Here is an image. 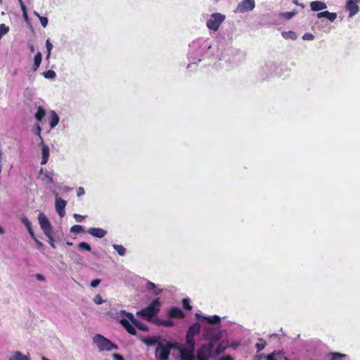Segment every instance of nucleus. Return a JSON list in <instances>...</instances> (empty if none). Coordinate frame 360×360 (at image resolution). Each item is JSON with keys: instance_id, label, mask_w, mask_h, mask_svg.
Returning a JSON list of instances; mask_svg holds the SVG:
<instances>
[{"instance_id": "obj_2", "label": "nucleus", "mask_w": 360, "mask_h": 360, "mask_svg": "<svg viewBox=\"0 0 360 360\" xmlns=\"http://www.w3.org/2000/svg\"><path fill=\"white\" fill-rule=\"evenodd\" d=\"M179 348V346L168 340H162L158 343L155 349V357L158 360H167L172 349Z\"/></svg>"}, {"instance_id": "obj_56", "label": "nucleus", "mask_w": 360, "mask_h": 360, "mask_svg": "<svg viewBox=\"0 0 360 360\" xmlns=\"http://www.w3.org/2000/svg\"><path fill=\"white\" fill-rule=\"evenodd\" d=\"M63 190L65 191V192H68V191H70L72 190V188L70 187H68V186H65Z\"/></svg>"}, {"instance_id": "obj_54", "label": "nucleus", "mask_w": 360, "mask_h": 360, "mask_svg": "<svg viewBox=\"0 0 360 360\" xmlns=\"http://www.w3.org/2000/svg\"><path fill=\"white\" fill-rule=\"evenodd\" d=\"M19 4H20V8H21V10H24V8H26V6H25L22 0H18Z\"/></svg>"}, {"instance_id": "obj_22", "label": "nucleus", "mask_w": 360, "mask_h": 360, "mask_svg": "<svg viewBox=\"0 0 360 360\" xmlns=\"http://www.w3.org/2000/svg\"><path fill=\"white\" fill-rule=\"evenodd\" d=\"M281 34L285 39L295 40L297 38L296 33L292 31L283 32Z\"/></svg>"}, {"instance_id": "obj_8", "label": "nucleus", "mask_w": 360, "mask_h": 360, "mask_svg": "<svg viewBox=\"0 0 360 360\" xmlns=\"http://www.w3.org/2000/svg\"><path fill=\"white\" fill-rule=\"evenodd\" d=\"M38 219H39V223L40 227L42 229V231H44V234L46 236H49V233H51V231H52L51 225L49 220L46 217V215L43 213H40L39 214Z\"/></svg>"}, {"instance_id": "obj_13", "label": "nucleus", "mask_w": 360, "mask_h": 360, "mask_svg": "<svg viewBox=\"0 0 360 360\" xmlns=\"http://www.w3.org/2000/svg\"><path fill=\"white\" fill-rule=\"evenodd\" d=\"M359 3H360V0H347L346 8L349 11V17H352L359 12Z\"/></svg>"}, {"instance_id": "obj_19", "label": "nucleus", "mask_w": 360, "mask_h": 360, "mask_svg": "<svg viewBox=\"0 0 360 360\" xmlns=\"http://www.w3.org/2000/svg\"><path fill=\"white\" fill-rule=\"evenodd\" d=\"M49 114L51 117L49 125L51 129H53L58 124L60 119L54 110H51Z\"/></svg>"}, {"instance_id": "obj_57", "label": "nucleus", "mask_w": 360, "mask_h": 360, "mask_svg": "<svg viewBox=\"0 0 360 360\" xmlns=\"http://www.w3.org/2000/svg\"><path fill=\"white\" fill-rule=\"evenodd\" d=\"M164 325H165V326H172V321H166V322L164 323Z\"/></svg>"}, {"instance_id": "obj_15", "label": "nucleus", "mask_w": 360, "mask_h": 360, "mask_svg": "<svg viewBox=\"0 0 360 360\" xmlns=\"http://www.w3.org/2000/svg\"><path fill=\"white\" fill-rule=\"evenodd\" d=\"M39 146H41V155L42 160L41 162V165H46L49 160V147L44 143V140L41 139V141L39 143Z\"/></svg>"}, {"instance_id": "obj_29", "label": "nucleus", "mask_w": 360, "mask_h": 360, "mask_svg": "<svg viewBox=\"0 0 360 360\" xmlns=\"http://www.w3.org/2000/svg\"><path fill=\"white\" fill-rule=\"evenodd\" d=\"M346 357V354L334 352L331 354V360H342Z\"/></svg>"}, {"instance_id": "obj_41", "label": "nucleus", "mask_w": 360, "mask_h": 360, "mask_svg": "<svg viewBox=\"0 0 360 360\" xmlns=\"http://www.w3.org/2000/svg\"><path fill=\"white\" fill-rule=\"evenodd\" d=\"M302 39L304 40H313L314 39V36L310 33H306L303 35Z\"/></svg>"}, {"instance_id": "obj_49", "label": "nucleus", "mask_w": 360, "mask_h": 360, "mask_svg": "<svg viewBox=\"0 0 360 360\" xmlns=\"http://www.w3.org/2000/svg\"><path fill=\"white\" fill-rule=\"evenodd\" d=\"M327 14H328V11H322V12L317 13L316 16L318 18H326Z\"/></svg>"}, {"instance_id": "obj_4", "label": "nucleus", "mask_w": 360, "mask_h": 360, "mask_svg": "<svg viewBox=\"0 0 360 360\" xmlns=\"http://www.w3.org/2000/svg\"><path fill=\"white\" fill-rule=\"evenodd\" d=\"M218 340V335L213 336L209 343L202 345L197 352V360H209L214 347V343Z\"/></svg>"}, {"instance_id": "obj_26", "label": "nucleus", "mask_w": 360, "mask_h": 360, "mask_svg": "<svg viewBox=\"0 0 360 360\" xmlns=\"http://www.w3.org/2000/svg\"><path fill=\"white\" fill-rule=\"evenodd\" d=\"M203 319L207 320L209 323H218L220 321V318L218 316H213L210 317H202Z\"/></svg>"}, {"instance_id": "obj_12", "label": "nucleus", "mask_w": 360, "mask_h": 360, "mask_svg": "<svg viewBox=\"0 0 360 360\" xmlns=\"http://www.w3.org/2000/svg\"><path fill=\"white\" fill-rule=\"evenodd\" d=\"M53 172L46 171L41 168L39 170L38 178L45 184H49L53 181Z\"/></svg>"}, {"instance_id": "obj_60", "label": "nucleus", "mask_w": 360, "mask_h": 360, "mask_svg": "<svg viewBox=\"0 0 360 360\" xmlns=\"http://www.w3.org/2000/svg\"><path fill=\"white\" fill-rule=\"evenodd\" d=\"M34 15H36L38 18L41 17V15L37 11H34Z\"/></svg>"}, {"instance_id": "obj_5", "label": "nucleus", "mask_w": 360, "mask_h": 360, "mask_svg": "<svg viewBox=\"0 0 360 360\" xmlns=\"http://www.w3.org/2000/svg\"><path fill=\"white\" fill-rule=\"evenodd\" d=\"M93 342L96 344L100 352L111 351L113 349L117 348L114 343L100 334H96L94 336Z\"/></svg>"}, {"instance_id": "obj_27", "label": "nucleus", "mask_w": 360, "mask_h": 360, "mask_svg": "<svg viewBox=\"0 0 360 360\" xmlns=\"http://www.w3.org/2000/svg\"><path fill=\"white\" fill-rule=\"evenodd\" d=\"M9 32V27L5 24L0 25V39Z\"/></svg>"}, {"instance_id": "obj_52", "label": "nucleus", "mask_w": 360, "mask_h": 360, "mask_svg": "<svg viewBox=\"0 0 360 360\" xmlns=\"http://www.w3.org/2000/svg\"><path fill=\"white\" fill-rule=\"evenodd\" d=\"M36 278L37 280L41 281H45L44 276L39 274L36 275Z\"/></svg>"}, {"instance_id": "obj_14", "label": "nucleus", "mask_w": 360, "mask_h": 360, "mask_svg": "<svg viewBox=\"0 0 360 360\" xmlns=\"http://www.w3.org/2000/svg\"><path fill=\"white\" fill-rule=\"evenodd\" d=\"M200 332V326L193 325L191 326L186 334V342L195 344L194 336Z\"/></svg>"}, {"instance_id": "obj_7", "label": "nucleus", "mask_w": 360, "mask_h": 360, "mask_svg": "<svg viewBox=\"0 0 360 360\" xmlns=\"http://www.w3.org/2000/svg\"><path fill=\"white\" fill-rule=\"evenodd\" d=\"M225 19V15L220 13H214L207 20L206 26L210 30L217 32Z\"/></svg>"}, {"instance_id": "obj_1", "label": "nucleus", "mask_w": 360, "mask_h": 360, "mask_svg": "<svg viewBox=\"0 0 360 360\" xmlns=\"http://www.w3.org/2000/svg\"><path fill=\"white\" fill-rule=\"evenodd\" d=\"M120 314L123 315L124 317L120 319V323L129 334L133 335L136 334V329L133 326H135L143 331H147L148 330V326L136 319L131 313L122 310Z\"/></svg>"}, {"instance_id": "obj_35", "label": "nucleus", "mask_w": 360, "mask_h": 360, "mask_svg": "<svg viewBox=\"0 0 360 360\" xmlns=\"http://www.w3.org/2000/svg\"><path fill=\"white\" fill-rule=\"evenodd\" d=\"M297 14L296 11L285 12L282 13V16L285 19H290Z\"/></svg>"}, {"instance_id": "obj_24", "label": "nucleus", "mask_w": 360, "mask_h": 360, "mask_svg": "<svg viewBox=\"0 0 360 360\" xmlns=\"http://www.w3.org/2000/svg\"><path fill=\"white\" fill-rule=\"evenodd\" d=\"M112 248L117 251V252L120 256L125 255V254L127 252L126 248L124 246H122V245L114 244V245H112Z\"/></svg>"}, {"instance_id": "obj_20", "label": "nucleus", "mask_w": 360, "mask_h": 360, "mask_svg": "<svg viewBox=\"0 0 360 360\" xmlns=\"http://www.w3.org/2000/svg\"><path fill=\"white\" fill-rule=\"evenodd\" d=\"M146 288L148 290L152 291L153 294L155 295H158L162 292V290L157 288L155 284L150 281L147 282Z\"/></svg>"}, {"instance_id": "obj_46", "label": "nucleus", "mask_w": 360, "mask_h": 360, "mask_svg": "<svg viewBox=\"0 0 360 360\" xmlns=\"http://www.w3.org/2000/svg\"><path fill=\"white\" fill-rule=\"evenodd\" d=\"M41 129L40 126L39 124H37L36 127L35 134L39 137L40 141H41V139H43L41 136Z\"/></svg>"}, {"instance_id": "obj_10", "label": "nucleus", "mask_w": 360, "mask_h": 360, "mask_svg": "<svg viewBox=\"0 0 360 360\" xmlns=\"http://www.w3.org/2000/svg\"><path fill=\"white\" fill-rule=\"evenodd\" d=\"M56 198V210L57 213L60 215V217H63L65 214V207L67 205V202L63 200L61 198L58 196V193L55 194Z\"/></svg>"}, {"instance_id": "obj_44", "label": "nucleus", "mask_w": 360, "mask_h": 360, "mask_svg": "<svg viewBox=\"0 0 360 360\" xmlns=\"http://www.w3.org/2000/svg\"><path fill=\"white\" fill-rule=\"evenodd\" d=\"M46 46L47 52H49V53H51V50L53 49V45L51 44V43L50 42V41L49 39L46 40Z\"/></svg>"}, {"instance_id": "obj_62", "label": "nucleus", "mask_w": 360, "mask_h": 360, "mask_svg": "<svg viewBox=\"0 0 360 360\" xmlns=\"http://www.w3.org/2000/svg\"><path fill=\"white\" fill-rule=\"evenodd\" d=\"M30 51H31L32 52H34V46H30Z\"/></svg>"}, {"instance_id": "obj_3", "label": "nucleus", "mask_w": 360, "mask_h": 360, "mask_svg": "<svg viewBox=\"0 0 360 360\" xmlns=\"http://www.w3.org/2000/svg\"><path fill=\"white\" fill-rule=\"evenodd\" d=\"M161 304L159 299L153 300L148 307L136 312V316L150 321L160 311Z\"/></svg>"}, {"instance_id": "obj_59", "label": "nucleus", "mask_w": 360, "mask_h": 360, "mask_svg": "<svg viewBox=\"0 0 360 360\" xmlns=\"http://www.w3.org/2000/svg\"><path fill=\"white\" fill-rule=\"evenodd\" d=\"M1 159H2V154H1V151L0 150V166H1V167H2Z\"/></svg>"}, {"instance_id": "obj_36", "label": "nucleus", "mask_w": 360, "mask_h": 360, "mask_svg": "<svg viewBox=\"0 0 360 360\" xmlns=\"http://www.w3.org/2000/svg\"><path fill=\"white\" fill-rule=\"evenodd\" d=\"M143 342L147 345H153L157 342V340L155 338H149L143 339Z\"/></svg>"}, {"instance_id": "obj_43", "label": "nucleus", "mask_w": 360, "mask_h": 360, "mask_svg": "<svg viewBox=\"0 0 360 360\" xmlns=\"http://www.w3.org/2000/svg\"><path fill=\"white\" fill-rule=\"evenodd\" d=\"M46 236L49 238V243L50 245L53 248H56V246H55V244H54V240H53V236H51V233H49V235Z\"/></svg>"}, {"instance_id": "obj_64", "label": "nucleus", "mask_w": 360, "mask_h": 360, "mask_svg": "<svg viewBox=\"0 0 360 360\" xmlns=\"http://www.w3.org/2000/svg\"><path fill=\"white\" fill-rule=\"evenodd\" d=\"M66 244H67L68 245H69V246L72 245V243H71V242H67V243H66Z\"/></svg>"}, {"instance_id": "obj_9", "label": "nucleus", "mask_w": 360, "mask_h": 360, "mask_svg": "<svg viewBox=\"0 0 360 360\" xmlns=\"http://www.w3.org/2000/svg\"><path fill=\"white\" fill-rule=\"evenodd\" d=\"M7 360H31L29 353L24 354L18 350L11 351L6 356Z\"/></svg>"}, {"instance_id": "obj_28", "label": "nucleus", "mask_w": 360, "mask_h": 360, "mask_svg": "<svg viewBox=\"0 0 360 360\" xmlns=\"http://www.w3.org/2000/svg\"><path fill=\"white\" fill-rule=\"evenodd\" d=\"M42 75L46 79H54L56 77V72L51 70L44 72Z\"/></svg>"}, {"instance_id": "obj_40", "label": "nucleus", "mask_w": 360, "mask_h": 360, "mask_svg": "<svg viewBox=\"0 0 360 360\" xmlns=\"http://www.w3.org/2000/svg\"><path fill=\"white\" fill-rule=\"evenodd\" d=\"M43 27H46L48 25V19L46 17L41 16L39 18Z\"/></svg>"}, {"instance_id": "obj_47", "label": "nucleus", "mask_w": 360, "mask_h": 360, "mask_svg": "<svg viewBox=\"0 0 360 360\" xmlns=\"http://www.w3.org/2000/svg\"><path fill=\"white\" fill-rule=\"evenodd\" d=\"M84 193H85V191H84V188L83 187H79L77 188V195L78 197H80V196L84 195Z\"/></svg>"}, {"instance_id": "obj_45", "label": "nucleus", "mask_w": 360, "mask_h": 360, "mask_svg": "<svg viewBox=\"0 0 360 360\" xmlns=\"http://www.w3.org/2000/svg\"><path fill=\"white\" fill-rule=\"evenodd\" d=\"M22 16H23V19L24 20L28 23L29 22V18H28V15H27V8H24V10H22Z\"/></svg>"}, {"instance_id": "obj_34", "label": "nucleus", "mask_w": 360, "mask_h": 360, "mask_svg": "<svg viewBox=\"0 0 360 360\" xmlns=\"http://www.w3.org/2000/svg\"><path fill=\"white\" fill-rule=\"evenodd\" d=\"M21 221L25 226L27 229H30V228H32V224L26 217H22Z\"/></svg>"}, {"instance_id": "obj_48", "label": "nucleus", "mask_w": 360, "mask_h": 360, "mask_svg": "<svg viewBox=\"0 0 360 360\" xmlns=\"http://www.w3.org/2000/svg\"><path fill=\"white\" fill-rule=\"evenodd\" d=\"M100 283H101V280H99V279H94V280H93L91 282V286L92 288H96V287H97L99 285Z\"/></svg>"}, {"instance_id": "obj_30", "label": "nucleus", "mask_w": 360, "mask_h": 360, "mask_svg": "<svg viewBox=\"0 0 360 360\" xmlns=\"http://www.w3.org/2000/svg\"><path fill=\"white\" fill-rule=\"evenodd\" d=\"M78 248L82 250L91 251V246L86 242H81L78 244Z\"/></svg>"}, {"instance_id": "obj_11", "label": "nucleus", "mask_w": 360, "mask_h": 360, "mask_svg": "<svg viewBox=\"0 0 360 360\" xmlns=\"http://www.w3.org/2000/svg\"><path fill=\"white\" fill-rule=\"evenodd\" d=\"M255 6V0H243L237 7V11L245 13L254 9Z\"/></svg>"}, {"instance_id": "obj_55", "label": "nucleus", "mask_w": 360, "mask_h": 360, "mask_svg": "<svg viewBox=\"0 0 360 360\" xmlns=\"http://www.w3.org/2000/svg\"><path fill=\"white\" fill-rule=\"evenodd\" d=\"M34 241L39 248H41L43 246V243L38 240L37 238H34Z\"/></svg>"}, {"instance_id": "obj_25", "label": "nucleus", "mask_w": 360, "mask_h": 360, "mask_svg": "<svg viewBox=\"0 0 360 360\" xmlns=\"http://www.w3.org/2000/svg\"><path fill=\"white\" fill-rule=\"evenodd\" d=\"M170 315L173 318H180L183 316V312L178 308H173L170 311Z\"/></svg>"}, {"instance_id": "obj_33", "label": "nucleus", "mask_w": 360, "mask_h": 360, "mask_svg": "<svg viewBox=\"0 0 360 360\" xmlns=\"http://www.w3.org/2000/svg\"><path fill=\"white\" fill-rule=\"evenodd\" d=\"M226 347L225 345H224L222 343H219L217 348H216V350H215V353L217 355H219L221 353H222L225 349H226Z\"/></svg>"}, {"instance_id": "obj_63", "label": "nucleus", "mask_w": 360, "mask_h": 360, "mask_svg": "<svg viewBox=\"0 0 360 360\" xmlns=\"http://www.w3.org/2000/svg\"><path fill=\"white\" fill-rule=\"evenodd\" d=\"M41 360H50L48 358H46V356H41Z\"/></svg>"}, {"instance_id": "obj_51", "label": "nucleus", "mask_w": 360, "mask_h": 360, "mask_svg": "<svg viewBox=\"0 0 360 360\" xmlns=\"http://www.w3.org/2000/svg\"><path fill=\"white\" fill-rule=\"evenodd\" d=\"M112 357L115 360H124L123 357L117 354H112Z\"/></svg>"}, {"instance_id": "obj_32", "label": "nucleus", "mask_w": 360, "mask_h": 360, "mask_svg": "<svg viewBox=\"0 0 360 360\" xmlns=\"http://www.w3.org/2000/svg\"><path fill=\"white\" fill-rule=\"evenodd\" d=\"M41 60H42V55L41 53V52H38L34 58V63L35 65H40L41 63Z\"/></svg>"}, {"instance_id": "obj_18", "label": "nucleus", "mask_w": 360, "mask_h": 360, "mask_svg": "<svg viewBox=\"0 0 360 360\" xmlns=\"http://www.w3.org/2000/svg\"><path fill=\"white\" fill-rule=\"evenodd\" d=\"M311 9L314 11H319L327 8L325 2L321 1H314L310 3Z\"/></svg>"}, {"instance_id": "obj_53", "label": "nucleus", "mask_w": 360, "mask_h": 360, "mask_svg": "<svg viewBox=\"0 0 360 360\" xmlns=\"http://www.w3.org/2000/svg\"><path fill=\"white\" fill-rule=\"evenodd\" d=\"M27 231H28V232H29V233H30V236H31V237L34 240V238H35V236H34V232H33V231H32V228H30V229H27Z\"/></svg>"}, {"instance_id": "obj_21", "label": "nucleus", "mask_w": 360, "mask_h": 360, "mask_svg": "<svg viewBox=\"0 0 360 360\" xmlns=\"http://www.w3.org/2000/svg\"><path fill=\"white\" fill-rule=\"evenodd\" d=\"M46 115V110L41 106L37 108V112H35L34 117L38 121H41Z\"/></svg>"}, {"instance_id": "obj_50", "label": "nucleus", "mask_w": 360, "mask_h": 360, "mask_svg": "<svg viewBox=\"0 0 360 360\" xmlns=\"http://www.w3.org/2000/svg\"><path fill=\"white\" fill-rule=\"evenodd\" d=\"M217 360H233V359L231 356L227 355L225 356L219 357Z\"/></svg>"}, {"instance_id": "obj_61", "label": "nucleus", "mask_w": 360, "mask_h": 360, "mask_svg": "<svg viewBox=\"0 0 360 360\" xmlns=\"http://www.w3.org/2000/svg\"><path fill=\"white\" fill-rule=\"evenodd\" d=\"M4 230L0 226V234H4Z\"/></svg>"}, {"instance_id": "obj_6", "label": "nucleus", "mask_w": 360, "mask_h": 360, "mask_svg": "<svg viewBox=\"0 0 360 360\" xmlns=\"http://www.w3.org/2000/svg\"><path fill=\"white\" fill-rule=\"evenodd\" d=\"M175 344L179 346V348H175V349L179 351L181 360H195V344L188 342H186L184 345H181L178 342H175Z\"/></svg>"}, {"instance_id": "obj_31", "label": "nucleus", "mask_w": 360, "mask_h": 360, "mask_svg": "<svg viewBox=\"0 0 360 360\" xmlns=\"http://www.w3.org/2000/svg\"><path fill=\"white\" fill-rule=\"evenodd\" d=\"M70 231L74 233H79L84 231V228L80 225H74L71 227Z\"/></svg>"}, {"instance_id": "obj_16", "label": "nucleus", "mask_w": 360, "mask_h": 360, "mask_svg": "<svg viewBox=\"0 0 360 360\" xmlns=\"http://www.w3.org/2000/svg\"><path fill=\"white\" fill-rule=\"evenodd\" d=\"M88 233L94 237L102 238L107 234V231L101 228H90Z\"/></svg>"}, {"instance_id": "obj_17", "label": "nucleus", "mask_w": 360, "mask_h": 360, "mask_svg": "<svg viewBox=\"0 0 360 360\" xmlns=\"http://www.w3.org/2000/svg\"><path fill=\"white\" fill-rule=\"evenodd\" d=\"M283 351H274L271 354H261L260 357H264L266 360H278V359L283 357Z\"/></svg>"}, {"instance_id": "obj_58", "label": "nucleus", "mask_w": 360, "mask_h": 360, "mask_svg": "<svg viewBox=\"0 0 360 360\" xmlns=\"http://www.w3.org/2000/svg\"><path fill=\"white\" fill-rule=\"evenodd\" d=\"M39 65H35L34 63L33 65H32V69H33L34 71H36L39 68Z\"/></svg>"}, {"instance_id": "obj_23", "label": "nucleus", "mask_w": 360, "mask_h": 360, "mask_svg": "<svg viewBox=\"0 0 360 360\" xmlns=\"http://www.w3.org/2000/svg\"><path fill=\"white\" fill-rule=\"evenodd\" d=\"M266 346V342L263 338H259L258 342L255 344L257 352H259L263 350Z\"/></svg>"}, {"instance_id": "obj_37", "label": "nucleus", "mask_w": 360, "mask_h": 360, "mask_svg": "<svg viewBox=\"0 0 360 360\" xmlns=\"http://www.w3.org/2000/svg\"><path fill=\"white\" fill-rule=\"evenodd\" d=\"M326 18H328L330 21L333 22L337 18V14L336 13H330L328 11Z\"/></svg>"}, {"instance_id": "obj_39", "label": "nucleus", "mask_w": 360, "mask_h": 360, "mask_svg": "<svg viewBox=\"0 0 360 360\" xmlns=\"http://www.w3.org/2000/svg\"><path fill=\"white\" fill-rule=\"evenodd\" d=\"M189 302H190V301H189L188 299H184L183 300L182 304H183L184 307L186 309H188V310L191 309V306L190 305Z\"/></svg>"}, {"instance_id": "obj_42", "label": "nucleus", "mask_w": 360, "mask_h": 360, "mask_svg": "<svg viewBox=\"0 0 360 360\" xmlns=\"http://www.w3.org/2000/svg\"><path fill=\"white\" fill-rule=\"evenodd\" d=\"M73 217L77 222H82L85 218L84 216L78 214H74Z\"/></svg>"}, {"instance_id": "obj_38", "label": "nucleus", "mask_w": 360, "mask_h": 360, "mask_svg": "<svg viewBox=\"0 0 360 360\" xmlns=\"http://www.w3.org/2000/svg\"><path fill=\"white\" fill-rule=\"evenodd\" d=\"M94 302L96 304H101L103 302V300L102 299V297L101 295L98 294L96 295L94 298Z\"/></svg>"}]
</instances>
